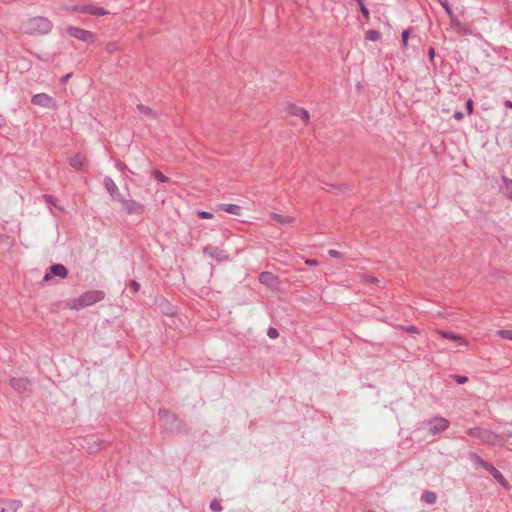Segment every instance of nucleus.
<instances>
[{"label":"nucleus","mask_w":512,"mask_h":512,"mask_svg":"<svg viewBox=\"0 0 512 512\" xmlns=\"http://www.w3.org/2000/svg\"><path fill=\"white\" fill-rule=\"evenodd\" d=\"M367 282L376 283L378 282V279L374 276H367L365 279Z\"/></svg>","instance_id":"nucleus-42"},{"label":"nucleus","mask_w":512,"mask_h":512,"mask_svg":"<svg viewBox=\"0 0 512 512\" xmlns=\"http://www.w3.org/2000/svg\"><path fill=\"white\" fill-rule=\"evenodd\" d=\"M10 386L18 393H23L29 389L30 382L27 378H12Z\"/></svg>","instance_id":"nucleus-13"},{"label":"nucleus","mask_w":512,"mask_h":512,"mask_svg":"<svg viewBox=\"0 0 512 512\" xmlns=\"http://www.w3.org/2000/svg\"><path fill=\"white\" fill-rule=\"evenodd\" d=\"M426 424L429 427V432L431 435H438L446 431L450 426L449 420L440 416H435L429 419Z\"/></svg>","instance_id":"nucleus-4"},{"label":"nucleus","mask_w":512,"mask_h":512,"mask_svg":"<svg viewBox=\"0 0 512 512\" xmlns=\"http://www.w3.org/2000/svg\"><path fill=\"white\" fill-rule=\"evenodd\" d=\"M210 509L214 512H220L222 510V505L220 504L219 501L217 500H213L211 503H210Z\"/></svg>","instance_id":"nucleus-30"},{"label":"nucleus","mask_w":512,"mask_h":512,"mask_svg":"<svg viewBox=\"0 0 512 512\" xmlns=\"http://www.w3.org/2000/svg\"><path fill=\"white\" fill-rule=\"evenodd\" d=\"M119 202L122 204L123 210L128 214L140 215L144 212L143 205L135 200H128L122 197V200H119Z\"/></svg>","instance_id":"nucleus-9"},{"label":"nucleus","mask_w":512,"mask_h":512,"mask_svg":"<svg viewBox=\"0 0 512 512\" xmlns=\"http://www.w3.org/2000/svg\"><path fill=\"white\" fill-rule=\"evenodd\" d=\"M52 28V21L43 16L24 19L19 27L22 33L29 36L47 35L51 32Z\"/></svg>","instance_id":"nucleus-1"},{"label":"nucleus","mask_w":512,"mask_h":512,"mask_svg":"<svg viewBox=\"0 0 512 512\" xmlns=\"http://www.w3.org/2000/svg\"><path fill=\"white\" fill-rule=\"evenodd\" d=\"M204 253H205L206 255H209L210 257H215V258H217V259H222V257H221L222 252H221V251H220V252H219V251H216V250H215V251H212V249H211V248H208V247H207V248H205V249H204Z\"/></svg>","instance_id":"nucleus-29"},{"label":"nucleus","mask_w":512,"mask_h":512,"mask_svg":"<svg viewBox=\"0 0 512 512\" xmlns=\"http://www.w3.org/2000/svg\"><path fill=\"white\" fill-rule=\"evenodd\" d=\"M486 471H488L492 477L505 489L510 490L511 486L509 482L506 480V478L503 476V474L496 469L493 465L488 464V466L485 468Z\"/></svg>","instance_id":"nucleus-10"},{"label":"nucleus","mask_w":512,"mask_h":512,"mask_svg":"<svg viewBox=\"0 0 512 512\" xmlns=\"http://www.w3.org/2000/svg\"><path fill=\"white\" fill-rule=\"evenodd\" d=\"M21 503L16 500H0V512H17Z\"/></svg>","instance_id":"nucleus-14"},{"label":"nucleus","mask_w":512,"mask_h":512,"mask_svg":"<svg viewBox=\"0 0 512 512\" xmlns=\"http://www.w3.org/2000/svg\"><path fill=\"white\" fill-rule=\"evenodd\" d=\"M356 1H357V3H358V4H359V3H361V2H363V0H356Z\"/></svg>","instance_id":"nucleus-51"},{"label":"nucleus","mask_w":512,"mask_h":512,"mask_svg":"<svg viewBox=\"0 0 512 512\" xmlns=\"http://www.w3.org/2000/svg\"><path fill=\"white\" fill-rule=\"evenodd\" d=\"M130 289L133 291V293H137L140 289V284L133 280L130 284Z\"/></svg>","instance_id":"nucleus-37"},{"label":"nucleus","mask_w":512,"mask_h":512,"mask_svg":"<svg viewBox=\"0 0 512 512\" xmlns=\"http://www.w3.org/2000/svg\"><path fill=\"white\" fill-rule=\"evenodd\" d=\"M291 114L301 118L305 123H308L310 118L308 111L302 107L292 106Z\"/></svg>","instance_id":"nucleus-19"},{"label":"nucleus","mask_w":512,"mask_h":512,"mask_svg":"<svg viewBox=\"0 0 512 512\" xmlns=\"http://www.w3.org/2000/svg\"><path fill=\"white\" fill-rule=\"evenodd\" d=\"M31 102H32V104L39 106V107H43V108H48V109L56 108L55 100L46 93L35 94L32 97Z\"/></svg>","instance_id":"nucleus-7"},{"label":"nucleus","mask_w":512,"mask_h":512,"mask_svg":"<svg viewBox=\"0 0 512 512\" xmlns=\"http://www.w3.org/2000/svg\"><path fill=\"white\" fill-rule=\"evenodd\" d=\"M407 331H408V332H413V333H414V332H417V329H416V327H415V326H409V327H407Z\"/></svg>","instance_id":"nucleus-47"},{"label":"nucleus","mask_w":512,"mask_h":512,"mask_svg":"<svg viewBox=\"0 0 512 512\" xmlns=\"http://www.w3.org/2000/svg\"><path fill=\"white\" fill-rule=\"evenodd\" d=\"M441 6L444 8V10L446 11L449 19L452 18L454 15L450 5H449V2L447 0H439Z\"/></svg>","instance_id":"nucleus-25"},{"label":"nucleus","mask_w":512,"mask_h":512,"mask_svg":"<svg viewBox=\"0 0 512 512\" xmlns=\"http://www.w3.org/2000/svg\"><path fill=\"white\" fill-rule=\"evenodd\" d=\"M468 458L470 459V461H472L474 464H477L479 465L480 467H482L483 469H485L487 466H488V462H486L485 460H483L478 454L474 453V452H470L468 454Z\"/></svg>","instance_id":"nucleus-22"},{"label":"nucleus","mask_w":512,"mask_h":512,"mask_svg":"<svg viewBox=\"0 0 512 512\" xmlns=\"http://www.w3.org/2000/svg\"><path fill=\"white\" fill-rule=\"evenodd\" d=\"M259 281H260V283H262L270 288H277L279 285L278 277L275 276L273 273L267 272V271L262 272L259 275Z\"/></svg>","instance_id":"nucleus-12"},{"label":"nucleus","mask_w":512,"mask_h":512,"mask_svg":"<svg viewBox=\"0 0 512 512\" xmlns=\"http://www.w3.org/2000/svg\"><path fill=\"white\" fill-rule=\"evenodd\" d=\"M220 208L223 211L233 215H240L241 213V207L235 204H221Z\"/></svg>","instance_id":"nucleus-21"},{"label":"nucleus","mask_w":512,"mask_h":512,"mask_svg":"<svg viewBox=\"0 0 512 512\" xmlns=\"http://www.w3.org/2000/svg\"><path fill=\"white\" fill-rule=\"evenodd\" d=\"M167 413H168V412H167L165 409H160V410H159V415H160L161 417H166Z\"/></svg>","instance_id":"nucleus-45"},{"label":"nucleus","mask_w":512,"mask_h":512,"mask_svg":"<svg viewBox=\"0 0 512 512\" xmlns=\"http://www.w3.org/2000/svg\"><path fill=\"white\" fill-rule=\"evenodd\" d=\"M270 217L272 220L276 221L277 223L284 225V224H290L294 222V218L290 216H285L277 213H271Z\"/></svg>","instance_id":"nucleus-20"},{"label":"nucleus","mask_w":512,"mask_h":512,"mask_svg":"<svg viewBox=\"0 0 512 512\" xmlns=\"http://www.w3.org/2000/svg\"><path fill=\"white\" fill-rule=\"evenodd\" d=\"M73 10H77L78 13H84L95 16H105L109 14V12L106 9L94 5L76 4L75 6H73Z\"/></svg>","instance_id":"nucleus-8"},{"label":"nucleus","mask_w":512,"mask_h":512,"mask_svg":"<svg viewBox=\"0 0 512 512\" xmlns=\"http://www.w3.org/2000/svg\"><path fill=\"white\" fill-rule=\"evenodd\" d=\"M453 117H454L456 120H462V119H463V117H464V115H463V113H462V112L457 111V112H455V113H454Z\"/></svg>","instance_id":"nucleus-41"},{"label":"nucleus","mask_w":512,"mask_h":512,"mask_svg":"<svg viewBox=\"0 0 512 512\" xmlns=\"http://www.w3.org/2000/svg\"><path fill=\"white\" fill-rule=\"evenodd\" d=\"M467 434L471 437L479 439L484 444L490 445H503L504 442L510 437V435H498L493 431L480 427L468 429Z\"/></svg>","instance_id":"nucleus-3"},{"label":"nucleus","mask_w":512,"mask_h":512,"mask_svg":"<svg viewBox=\"0 0 512 512\" xmlns=\"http://www.w3.org/2000/svg\"><path fill=\"white\" fill-rule=\"evenodd\" d=\"M328 254L329 256H331L332 258H341V254L340 252H338L337 250H334V249H330L328 251Z\"/></svg>","instance_id":"nucleus-38"},{"label":"nucleus","mask_w":512,"mask_h":512,"mask_svg":"<svg viewBox=\"0 0 512 512\" xmlns=\"http://www.w3.org/2000/svg\"><path fill=\"white\" fill-rule=\"evenodd\" d=\"M502 182H503V187H502V193L503 195L512 200V179L506 177V176H502Z\"/></svg>","instance_id":"nucleus-18"},{"label":"nucleus","mask_w":512,"mask_h":512,"mask_svg":"<svg viewBox=\"0 0 512 512\" xmlns=\"http://www.w3.org/2000/svg\"><path fill=\"white\" fill-rule=\"evenodd\" d=\"M44 199L48 202V203H53V197L50 196V195H44Z\"/></svg>","instance_id":"nucleus-44"},{"label":"nucleus","mask_w":512,"mask_h":512,"mask_svg":"<svg viewBox=\"0 0 512 512\" xmlns=\"http://www.w3.org/2000/svg\"><path fill=\"white\" fill-rule=\"evenodd\" d=\"M402 44H403V47H406L407 46V42H408V37H409V30H404L402 32Z\"/></svg>","instance_id":"nucleus-35"},{"label":"nucleus","mask_w":512,"mask_h":512,"mask_svg":"<svg viewBox=\"0 0 512 512\" xmlns=\"http://www.w3.org/2000/svg\"><path fill=\"white\" fill-rule=\"evenodd\" d=\"M366 38L370 41H377L380 38V34L376 30H369L366 33Z\"/></svg>","instance_id":"nucleus-27"},{"label":"nucleus","mask_w":512,"mask_h":512,"mask_svg":"<svg viewBox=\"0 0 512 512\" xmlns=\"http://www.w3.org/2000/svg\"><path fill=\"white\" fill-rule=\"evenodd\" d=\"M69 76H70V75H66V76L64 77V80H68Z\"/></svg>","instance_id":"nucleus-50"},{"label":"nucleus","mask_w":512,"mask_h":512,"mask_svg":"<svg viewBox=\"0 0 512 512\" xmlns=\"http://www.w3.org/2000/svg\"><path fill=\"white\" fill-rule=\"evenodd\" d=\"M359 6H360L362 15L364 16L365 19L368 20L370 18L369 10L367 9V7L364 5L363 2L359 3Z\"/></svg>","instance_id":"nucleus-31"},{"label":"nucleus","mask_w":512,"mask_h":512,"mask_svg":"<svg viewBox=\"0 0 512 512\" xmlns=\"http://www.w3.org/2000/svg\"><path fill=\"white\" fill-rule=\"evenodd\" d=\"M305 263L309 266H317L318 265V262L314 259H306Z\"/></svg>","instance_id":"nucleus-40"},{"label":"nucleus","mask_w":512,"mask_h":512,"mask_svg":"<svg viewBox=\"0 0 512 512\" xmlns=\"http://www.w3.org/2000/svg\"><path fill=\"white\" fill-rule=\"evenodd\" d=\"M73 6L74 5H70V6H64L63 9H65L66 11H69V12H78L77 10H73Z\"/></svg>","instance_id":"nucleus-43"},{"label":"nucleus","mask_w":512,"mask_h":512,"mask_svg":"<svg viewBox=\"0 0 512 512\" xmlns=\"http://www.w3.org/2000/svg\"><path fill=\"white\" fill-rule=\"evenodd\" d=\"M117 167L122 171L126 168L125 165L122 163L118 164Z\"/></svg>","instance_id":"nucleus-49"},{"label":"nucleus","mask_w":512,"mask_h":512,"mask_svg":"<svg viewBox=\"0 0 512 512\" xmlns=\"http://www.w3.org/2000/svg\"><path fill=\"white\" fill-rule=\"evenodd\" d=\"M454 378L458 384H464L468 381V378L466 376H462V375H456V376H454Z\"/></svg>","instance_id":"nucleus-36"},{"label":"nucleus","mask_w":512,"mask_h":512,"mask_svg":"<svg viewBox=\"0 0 512 512\" xmlns=\"http://www.w3.org/2000/svg\"><path fill=\"white\" fill-rule=\"evenodd\" d=\"M497 335L505 340L512 341V330H498Z\"/></svg>","instance_id":"nucleus-26"},{"label":"nucleus","mask_w":512,"mask_h":512,"mask_svg":"<svg viewBox=\"0 0 512 512\" xmlns=\"http://www.w3.org/2000/svg\"><path fill=\"white\" fill-rule=\"evenodd\" d=\"M450 26L458 34H470L471 30L463 23H461L456 16L450 18Z\"/></svg>","instance_id":"nucleus-15"},{"label":"nucleus","mask_w":512,"mask_h":512,"mask_svg":"<svg viewBox=\"0 0 512 512\" xmlns=\"http://www.w3.org/2000/svg\"><path fill=\"white\" fill-rule=\"evenodd\" d=\"M105 293L102 290H89L78 297L69 298L65 301V307L70 310H81L102 301Z\"/></svg>","instance_id":"nucleus-2"},{"label":"nucleus","mask_w":512,"mask_h":512,"mask_svg":"<svg viewBox=\"0 0 512 512\" xmlns=\"http://www.w3.org/2000/svg\"><path fill=\"white\" fill-rule=\"evenodd\" d=\"M504 105H505L507 108L512 109V101H510V100H506V101H505V103H504Z\"/></svg>","instance_id":"nucleus-46"},{"label":"nucleus","mask_w":512,"mask_h":512,"mask_svg":"<svg viewBox=\"0 0 512 512\" xmlns=\"http://www.w3.org/2000/svg\"><path fill=\"white\" fill-rule=\"evenodd\" d=\"M119 49H120V44L118 41H110V42L106 43V45H105V50L110 54L117 52Z\"/></svg>","instance_id":"nucleus-24"},{"label":"nucleus","mask_w":512,"mask_h":512,"mask_svg":"<svg viewBox=\"0 0 512 512\" xmlns=\"http://www.w3.org/2000/svg\"><path fill=\"white\" fill-rule=\"evenodd\" d=\"M68 276V270L63 264H54L48 268L46 271L43 281L48 282L53 277H59L61 279H65Z\"/></svg>","instance_id":"nucleus-6"},{"label":"nucleus","mask_w":512,"mask_h":512,"mask_svg":"<svg viewBox=\"0 0 512 512\" xmlns=\"http://www.w3.org/2000/svg\"><path fill=\"white\" fill-rule=\"evenodd\" d=\"M422 499L427 503V504H434L436 502V494L432 491H426L423 493L422 495Z\"/></svg>","instance_id":"nucleus-23"},{"label":"nucleus","mask_w":512,"mask_h":512,"mask_svg":"<svg viewBox=\"0 0 512 512\" xmlns=\"http://www.w3.org/2000/svg\"><path fill=\"white\" fill-rule=\"evenodd\" d=\"M86 163V158L81 154H77L69 159V164L76 170L82 169L86 165Z\"/></svg>","instance_id":"nucleus-17"},{"label":"nucleus","mask_w":512,"mask_h":512,"mask_svg":"<svg viewBox=\"0 0 512 512\" xmlns=\"http://www.w3.org/2000/svg\"><path fill=\"white\" fill-rule=\"evenodd\" d=\"M152 176L159 182H167L168 178L158 170H154Z\"/></svg>","instance_id":"nucleus-28"},{"label":"nucleus","mask_w":512,"mask_h":512,"mask_svg":"<svg viewBox=\"0 0 512 512\" xmlns=\"http://www.w3.org/2000/svg\"><path fill=\"white\" fill-rule=\"evenodd\" d=\"M438 333L445 339L455 341L458 345L466 346L468 344L467 341L464 338H462L460 335H456L454 333L446 332L443 330H439Z\"/></svg>","instance_id":"nucleus-16"},{"label":"nucleus","mask_w":512,"mask_h":512,"mask_svg":"<svg viewBox=\"0 0 512 512\" xmlns=\"http://www.w3.org/2000/svg\"><path fill=\"white\" fill-rule=\"evenodd\" d=\"M66 32L73 38L86 42V43H93L96 39L95 34L92 33L89 30H85L79 27L75 26H68L66 28Z\"/></svg>","instance_id":"nucleus-5"},{"label":"nucleus","mask_w":512,"mask_h":512,"mask_svg":"<svg viewBox=\"0 0 512 512\" xmlns=\"http://www.w3.org/2000/svg\"><path fill=\"white\" fill-rule=\"evenodd\" d=\"M137 110L140 112V113H143V114H150L151 113V110L149 107H146L142 104L140 105H137Z\"/></svg>","instance_id":"nucleus-34"},{"label":"nucleus","mask_w":512,"mask_h":512,"mask_svg":"<svg viewBox=\"0 0 512 512\" xmlns=\"http://www.w3.org/2000/svg\"><path fill=\"white\" fill-rule=\"evenodd\" d=\"M434 54H435L434 49H433V48H431V49L429 50V56H430V58H433V57H434Z\"/></svg>","instance_id":"nucleus-48"},{"label":"nucleus","mask_w":512,"mask_h":512,"mask_svg":"<svg viewBox=\"0 0 512 512\" xmlns=\"http://www.w3.org/2000/svg\"><path fill=\"white\" fill-rule=\"evenodd\" d=\"M103 184L107 191L110 193L113 200L119 201L122 200V195L119 192V189L116 183L110 177H105L103 180Z\"/></svg>","instance_id":"nucleus-11"},{"label":"nucleus","mask_w":512,"mask_h":512,"mask_svg":"<svg viewBox=\"0 0 512 512\" xmlns=\"http://www.w3.org/2000/svg\"><path fill=\"white\" fill-rule=\"evenodd\" d=\"M467 111L469 114L473 112V102L472 100H468L466 103Z\"/></svg>","instance_id":"nucleus-39"},{"label":"nucleus","mask_w":512,"mask_h":512,"mask_svg":"<svg viewBox=\"0 0 512 512\" xmlns=\"http://www.w3.org/2000/svg\"><path fill=\"white\" fill-rule=\"evenodd\" d=\"M197 215L201 219H211L213 217V214L207 211H198Z\"/></svg>","instance_id":"nucleus-32"},{"label":"nucleus","mask_w":512,"mask_h":512,"mask_svg":"<svg viewBox=\"0 0 512 512\" xmlns=\"http://www.w3.org/2000/svg\"><path fill=\"white\" fill-rule=\"evenodd\" d=\"M267 335L271 339H276L279 336V332L276 328H269Z\"/></svg>","instance_id":"nucleus-33"}]
</instances>
